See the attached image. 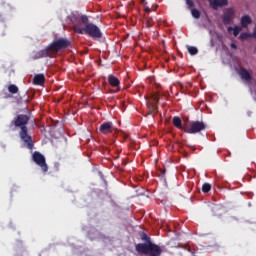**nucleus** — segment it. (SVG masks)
<instances>
[{"instance_id":"31","label":"nucleus","mask_w":256,"mask_h":256,"mask_svg":"<svg viewBox=\"0 0 256 256\" xmlns=\"http://www.w3.org/2000/svg\"><path fill=\"white\" fill-rule=\"evenodd\" d=\"M161 174L163 175V177L165 176V170H161Z\"/></svg>"},{"instance_id":"15","label":"nucleus","mask_w":256,"mask_h":256,"mask_svg":"<svg viewBox=\"0 0 256 256\" xmlns=\"http://www.w3.org/2000/svg\"><path fill=\"white\" fill-rule=\"evenodd\" d=\"M34 85H45V75L44 74H36L33 78Z\"/></svg>"},{"instance_id":"6","label":"nucleus","mask_w":256,"mask_h":256,"mask_svg":"<svg viewBox=\"0 0 256 256\" xmlns=\"http://www.w3.org/2000/svg\"><path fill=\"white\" fill-rule=\"evenodd\" d=\"M207 129V125L203 123V121H192L190 122V127H184V133H190L191 135H195L196 133H201V131H205Z\"/></svg>"},{"instance_id":"2","label":"nucleus","mask_w":256,"mask_h":256,"mask_svg":"<svg viewBox=\"0 0 256 256\" xmlns=\"http://www.w3.org/2000/svg\"><path fill=\"white\" fill-rule=\"evenodd\" d=\"M67 21L72 25L74 33L83 35V27L85 23H89V17H87V15H81L78 12H74L67 17Z\"/></svg>"},{"instance_id":"20","label":"nucleus","mask_w":256,"mask_h":256,"mask_svg":"<svg viewBox=\"0 0 256 256\" xmlns=\"http://www.w3.org/2000/svg\"><path fill=\"white\" fill-rule=\"evenodd\" d=\"M187 50L190 55H197L199 53V50L195 46H188Z\"/></svg>"},{"instance_id":"26","label":"nucleus","mask_w":256,"mask_h":256,"mask_svg":"<svg viewBox=\"0 0 256 256\" xmlns=\"http://www.w3.org/2000/svg\"><path fill=\"white\" fill-rule=\"evenodd\" d=\"M186 5H188V9H193L195 2H193V0H186Z\"/></svg>"},{"instance_id":"8","label":"nucleus","mask_w":256,"mask_h":256,"mask_svg":"<svg viewBox=\"0 0 256 256\" xmlns=\"http://www.w3.org/2000/svg\"><path fill=\"white\" fill-rule=\"evenodd\" d=\"M108 83L110 87L115 89L112 93H119L121 91V81L113 74L108 75Z\"/></svg>"},{"instance_id":"9","label":"nucleus","mask_w":256,"mask_h":256,"mask_svg":"<svg viewBox=\"0 0 256 256\" xmlns=\"http://www.w3.org/2000/svg\"><path fill=\"white\" fill-rule=\"evenodd\" d=\"M234 19H235V9L227 8L224 11V14L222 16L224 25H229V23H231V21H233Z\"/></svg>"},{"instance_id":"13","label":"nucleus","mask_w":256,"mask_h":256,"mask_svg":"<svg viewBox=\"0 0 256 256\" xmlns=\"http://www.w3.org/2000/svg\"><path fill=\"white\" fill-rule=\"evenodd\" d=\"M157 103H159V96L152 95V98L149 102L148 108L151 113H157L159 107L157 106Z\"/></svg>"},{"instance_id":"16","label":"nucleus","mask_w":256,"mask_h":256,"mask_svg":"<svg viewBox=\"0 0 256 256\" xmlns=\"http://www.w3.org/2000/svg\"><path fill=\"white\" fill-rule=\"evenodd\" d=\"M172 124L174 125V127H176V129L185 131V128L183 127V121L181 120V118L179 116L173 117Z\"/></svg>"},{"instance_id":"30","label":"nucleus","mask_w":256,"mask_h":256,"mask_svg":"<svg viewBox=\"0 0 256 256\" xmlns=\"http://www.w3.org/2000/svg\"><path fill=\"white\" fill-rule=\"evenodd\" d=\"M142 5L145 6V3H147L145 0H141Z\"/></svg>"},{"instance_id":"11","label":"nucleus","mask_w":256,"mask_h":256,"mask_svg":"<svg viewBox=\"0 0 256 256\" xmlns=\"http://www.w3.org/2000/svg\"><path fill=\"white\" fill-rule=\"evenodd\" d=\"M99 131L102 135H109V133H113V122H104L100 125Z\"/></svg>"},{"instance_id":"25","label":"nucleus","mask_w":256,"mask_h":256,"mask_svg":"<svg viewBox=\"0 0 256 256\" xmlns=\"http://www.w3.org/2000/svg\"><path fill=\"white\" fill-rule=\"evenodd\" d=\"M141 239L142 241H146V243H151V238H149L148 235L145 233L141 234Z\"/></svg>"},{"instance_id":"17","label":"nucleus","mask_w":256,"mask_h":256,"mask_svg":"<svg viewBox=\"0 0 256 256\" xmlns=\"http://www.w3.org/2000/svg\"><path fill=\"white\" fill-rule=\"evenodd\" d=\"M251 23H253V20H251V17L249 15H244L241 17V25L243 29H247V27H249Z\"/></svg>"},{"instance_id":"27","label":"nucleus","mask_w":256,"mask_h":256,"mask_svg":"<svg viewBox=\"0 0 256 256\" xmlns=\"http://www.w3.org/2000/svg\"><path fill=\"white\" fill-rule=\"evenodd\" d=\"M155 25V21L152 18L148 19L146 22V27H153Z\"/></svg>"},{"instance_id":"23","label":"nucleus","mask_w":256,"mask_h":256,"mask_svg":"<svg viewBox=\"0 0 256 256\" xmlns=\"http://www.w3.org/2000/svg\"><path fill=\"white\" fill-rule=\"evenodd\" d=\"M202 191H203L204 193H209V191H211V184H209V183H204V184L202 185Z\"/></svg>"},{"instance_id":"21","label":"nucleus","mask_w":256,"mask_h":256,"mask_svg":"<svg viewBox=\"0 0 256 256\" xmlns=\"http://www.w3.org/2000/svg\"><path fill=\"white\" fill-rule=\"evenodd\" d=\"M191 15H192V17H194V19H199V17H201V12H199V10H197L195 8H192Z\"/></svg>"},{"instance_id":"12","label":"nucleus","mask_w":256,"mask_h":256,"mask_svg":"<svg viewBox=\"0 0 256 256\" xmlns=\"http://www.w3.org/2000/svg\"><path fill=\"white\" fill-rule=\"evenodd\" d=\"M229 5V0H210V7L217 11L219 7H227Z\"/></svg>"},{"instance_id":"19","label":"nucleus","mask_w":256,"mask_h":256,"mask_svg":"<svg viewBox=\"0 0 256 256\" xmlns=\"http://www.w3.org/2000/svg\"><path fill=\"white\" fill-rule=\"evenodd\" d=\"M228 31H229V33H231V31H233L234 37H237V35H239V33H241V27L235 26L233 28V27L230 26V27H228Z\"/></svg>"},{"instance_id":"14","label":"nucleus","mask_w":256,"mask_h":256,"mask_svg":"<svg viewBox=\"0 0 256 256\" xmlns=\"http://www.w3.org/2000/svg\"><path fill=\"white\" fill-rule=\"evenodd\" d=\"M238 75H240L241 79H243L244 81H251L253 79L251 73H249V71H247V69L245 68H240L238 70Z\"/></svg>"},{"instance_id":"28","label":"nucleus","mask_w":256,"mask_h":256,"mask_svg":"<svg viewBox=\"0 0 256 256\" xmlns=\"http://www.w3.org/2000/svg\"><path fill=\"white\" fill-rule=\"evenodd\" d=\"M144 11H145V13H151V8H149V6H147V3H144Z\"/></svg>"},{"instance_id":"24","label":"nucleus","mask_w":256,"mask_h":256,"mask_svg":"<svg viewBox=\"0 0 256 256\" xmlns=\"http://www.w3.org/2000/svg\"><path fill=\"white\" fill-rule=\"evenodd\" d=\"M97 231H90L88 232V237L91 241H95V239H97V235H96Z\"/></svg>"},{"instance_id":"1","label":"nucleus","mask_w":256,"mask_h":256,"mask_svg":"<svg viewBox=\"0 0 256 256\" xmlns=\"http://www.w3.org/2000/svg\"><path fill=\"white\" fill-rule=\"evenodd\" d=\"M29 121L30 118L27 114H20L16 116L11 123L14 125V127L20 129V139H22V141L25 143L27 149L31 150L35 144L33 143V138L31 135H29V128H27Z\"/></svg>"},{"instance_id":"18","label":"nucleus","mask_w":256,"mask_h":256,"mask_svg":"<svg viewBox=\"0 0 256 256\" xmlns=\"http://www.w3.org/2000/svg\"><path fill=\"white\" fill-rule=\"evenodd\" d=\"M8 91L12 95H15V94L19 93V87H17V85H15V84H10L8 86Z\"/></svg>"},{"instance_id":"4","label":"nucleus","mask_w":256,"mask_h":256,"mask_svg":"<svg viewBox=\"0 0 256 256\" xmlns=\"http://www.w3.org/2000/svg\"><path fill=\"white\" fill-rule=\"evenodd\" d=\"M67 47H71L69 39L58 38L48 46V51H50V55H52L53 58L57 57V53H59V51H63V49H67Z\"/></svg>"},{"instance_id":"10","label":"nucleus","mask_w":256,"mask_h":256,"mask_svg":"<svg viewBox=\"0 0 256 256\" xmlns=\"http://www.w3.org/2000/svg\"><path fill=\"white\" fill-rule=\"evenodd\" d=\"M45 57H50L53 59V56L51 55L48 47L38 52H33L31 55V59H33V61H36V59H43Z\"/></svg>"},{"instance_id":"5","label":"nucleus","mask_w":256,"mask_h":256,"mask_svg":"<svg viewBox=\"0 0 256 256\" xmlns=\"http://www.w3.org/2000/svg\"><path fill=\"white\" fill-rule=\"evenodd\" d=\"M85 26H83V33H86L89 37H92V39H101L103 37V33L101 32V29L97 27V25L93 23H85Z\"/></svg>"},{"instance_id":"29","label":"nucleus","mask_w":256,"mask_h":256,"mask_svg":"<svg viewBox=\"0 0 256 256\" xmlns=\"http://www.w3.org/2000/svg\"><path fill=\"white\" fill-rule=\"evenodd\" d=\"M230 47H231V49H237V44L232 43V44L230 45Z\"/></svg>"},{"instance_id":"7","label":"nucleus","mask_w":256,"mask_h":256,"mask_svg":"<svg viewBox=\"0 0 256 256\" xmlns=\"http://www.w3.org/2000/svg\"><path fill=\"white\" fill-rule=\"evenodd\" d=\"M32 159L34 163H36V165L41 168L43 173H47V171H49V166H47V162L45 161V156H43V154L35 151L32 155Z\"/></svg>"},{"instance_id":"3","label":"nucleus","mask_w":256,"mask_h":256,"mask_svg":"<svg viewBox=\"0 0 256 256\" xmlns=\"http://www.w3.org/2000/svg\"><path fill=\"white\" fill-rule=\"evenodd\" d=\"M135 249L137 253H141V255L161 256V253H163L161 247L153 242L138 243L136 244Z\"/></svg>"},{"instance_id":"22","label":"nucleus","mask_w":256,"mask_h":256,"mask_svg":"<svg viewBox=\"0 0 256 256\" xmlns=\"http://www.w3.org/2000/svg\"><path fill=\"white\" fill-rule=\"evenodd\" d=\"M251 37H252L251 33L244 32V33L240 34L241 41H247V39H249Z\"/></svg>"}]
</instances>
